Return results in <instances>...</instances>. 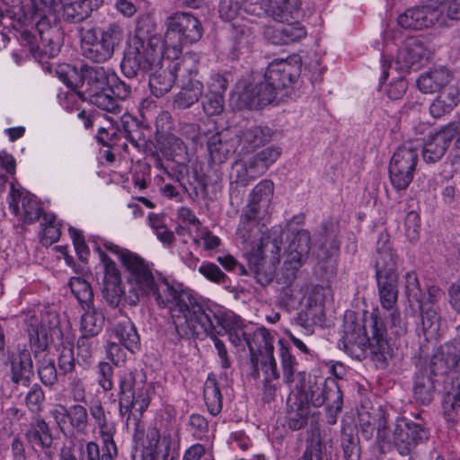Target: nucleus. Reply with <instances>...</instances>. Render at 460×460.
I'll list each match as a JSON object with an SVG mask.
<instances>
[{
  "mask_svg": "<svg viewBox=\"0 0 460 460\" xmlns=\"http://www.w3.org/2000/svg\"><path fill=\"white\" fill-rule=\"evenodd\" d=\"M280 242L270 237H261V244L249 260L257 282L261 286L269 285L276 271V263L279 261Z\"/></svg>",
  "mask_w": 460,
  "mask_h": 460,
  "instance_id": "obj_8",
  "label": "nucleus"
},
{
  "mask_svg": "<svg viewBox=\"0 0 460 460\" xmlns=\"http://www.w3.org/2000/svg\"><path fill=\"white\" fill-rule=\"evenodd\" d=\"M459 358L458 349L456 346L445 344L437 349L429 364L422 368L436 378L443 377L456 367Z\"/></svg>",
  "mask_w": 460,
  "mask_h": 460,
  "instance_id": "obj_22",
  "label": "nucleus"
},
{
  "mask_svg": "<svg viewBox=\"0 0 460 460\" xmlns=\"http://www.w3.org/2000/svg\"><path fill=\"white\" fill-rule=\"evenodd\" d=\"M85 313L81 317L82 335L95 337L102 329L104 315L102 312L93 305L84 306Z\"/></svg>",
  "mask_w": 460,
  "mask_h": 460,
  "instance_id": "obj_46",
  "label": "nucleus"
},
{
  "mask_svg": "<svg viewBox=\"0 0 460 460\" xmlns=\"http://www.w3.org/2000/svg\"><path fill=\"white\" fill-rule=\"evenodd\" d=\"M427 439V431L420 423L401 420L393 431V443L401 455L410 454L419 443Z\"/></svg>",
  "mask_w": 460,
  "mask_h": 460,
  "instance_id": "obj_19",
  "label": "nucleus"
},
{
  "mask_svg": "<svg viewBox=\"0 0 460 460\" xmlns=\"http://www.w3.org/2000/svg\"><path fill=\"white\" fill-rule=\"evenodd\" d=\"M377 320L373 324V336L368 339L367 349L370 350L372 360L377 367L385 368L392 358L393 349L385 339V331L378 327Z\"/></svg>",
  "mask_w": 460,
  "mask_h": 460,
  "instance_id": "obj_30",
  "label": "nucleus"
},
{
  "mask_svg": "<svg viewBox=\"0 0 460 460\" xmlns=\"http://www.w3.org/2000/svg\"><path fill=\"white\" fill-rule=\"evenodd\" d=\"M314 245L318 260L326 261L340 252V227L338 221L330 218L323 222L314 234Z\"/></svg>",
  "mask_w": 460,
  "mask_h": 460,
  "instance_id": "obj_13",
  "label": "nucleus"
},
{
  "mask_svg": "<svg viewBox=\"0 0 460 460\" xmlns=\"http://www.w3.org/2000/svg\"><path fill=\"white\" fill-rule=\"evenodd\" d=\"M405 294L410 303L417 302L418 305L423 303L425 293L420 288L418 276L415 271L407 272L404 276Z\"/></svg>",
  "mask_w": 460,
  "mask_h": 460,
  "instance_id": "obj_61",
  "label": "nucleus"
},
{
  "mask_svg": "<svg viewBox=\"0 0 460 460\" xmlns=\"http://www.w3.org/2000/svg\"><path fill=\"white\" fill-rule=\"evenodd\" d=\"M203 396L211 415L217 416L221 412L223 397L217 380L214 377H208L204 385Z\"/></svg>",
  "mask_w": 460,
  "mask_h": 460,
  "instance_id": "obj_49",
  "label": "nucleus"
},
{
  "mask_svg": "<svg viewBox=\"0 0 460 460\" xmlns=\"http://www.w3.org/2000/svg\"><path fill=\"white\" fill-rule=\"evenodd\" d=\"M300 74V60L275 59L269 64L263 81L251 83L241 93L240 100L250 110L261 109L275 99L277 90L289 87Z\"/></svg>",
  "mask_w": 460,
  "mask_h": 460,
  "instance_id": "obj_2",
  "label": "nucleus"
},
{
  "mask_svg": "<svg viewBox=\"0 0 460 460\" xmlns=\"http://www.w3.org/2000/svg\"><path fill=\"white\" fill-rule=\"evenodd\" d=\"M234 135L237 138V143L241 146V152L243 154L255 152L270 139V129L262 128L258 126L247 128L241 131L239 135Z\"/></svg>",
  "mask_w": 460,
  "mask_h": 460,
  "instance_id": "obj_36",
  "label": "nucleus"
},
{
  "mask_svg": "<svg viewBox=\"0 0 460 460\" xmlns=\"http://www.w3.org/2000/svg\"><path fill=\"white\" fill-rule=\"evenodd\" d=\"M122 132L133 146L139 147L145 145L144 128L133 119L127 118L122 121Z\"/></svg>",
  "mask_w": 460,
  "mask_h": 460,
  "instance_id": "obj_59",
  "label": "nucleus"
},
{
  "mask_svg": "<svg viewBox=\"0 0 460 460\" xmlns=\"http://www.w3.org/2000/svg\"><path fill=\"white\" fill-rule=\"evenodd\" d=\"M11 381L16 386L29 387L34 376L31 352L27 349L20 351L17 357L10 358Z\"/></svg>",
  "mask_w": 460,
  "mask_h": 460,
  "instance_id": "obj_27",
  "label": "nucleus"
},
{
  "mask_svg": "<svg viewBox=\"0 0 460 460\" xmlns=\"http://www.w3.org/2000/svg\"><path fill=\"white\" fill-rule=\"evenodd\" d=\"M69 286L73 295L83 307L93 305V292L90 283L80 277H74L71 278Z\"/></svg>",
  "mask_w": 460,
  "mask_h": 460,
  "instance_id": "obj_52",
  "label": "nucleus"
},
{
  "mask_svg": "<svg viewBox=\"0 0 460 460\" xmlns=\"http://www.w3.org/2000/svg\"><path fill=\"white\" fill-rule=\"evenodd\" d=\"M429 58V51L422 40L411 38L405 41L404 47L399 51L396 63L400 65L402 70H417Z\"/></svg>",
  "mask_w": 460,
  "mask_h": 460,
  "instance_id": "obj_24",
  "label": "nucleus"
},
{
  "mask_svg": "<svg viewBox=\"0 0 460 460\" xmlns=\"http://www.w3.org/2000/svg\"><path fill=\"white\" fill-rule=\"evenodd\" d=\"M113 333L119 342L130 352L138 349L139 335L130 321L127 320L118 323L113 329Z\"/></svg>",
  "mask_w": 460,
  "mask_h": 460,
  "instance_id": "obj_47",
  "label": "nucleus"
},
{
  "mask_svg": "<svg viewBox=\"0 0 460 460\" xmlns=\"http://www.w3.org/2000/svg\"><path fill=\"white\" fill-rule=\"evenodd\" d=\"M102 0H75L64 4L63 17L70 22H81L90 16L93 10L98 9Z\"/></svg>",
  "mask_w": 460,
  "mask_h": 460,
  "instance_id": "obj_41",
  "label": "nucleus"
},
{
  "mask_svg": "<svg viewBox=\"0 0 460 460\" xmlns=\"http://www.w3.org/2000/svg\"><path fill=\"white\" fill-rule=\"evenodd\" d=\"M418 305L420 311V326L418 330L422 332L426 341L437 340L441 322L439 307L429 305L426 301Z\"/></svg>",
  "mask_w": 460,
  "mask_h": 460,
  "instance_id": "obj_35",
  "label": "nucleus"
},
{
  "mask_svg": "<svg viewBox=\"0 0 460 460\" xmlns=\"http://www.w3.org/2000/svg\"><path fill=\"white\" fill-rule=\"evenodd\" d=\"M443 411L445 417L449 421H456L460 417V394L455 391V387L451 386L447 389L444 386Z\"/></svg>",
  "mask_w": 460,
  "mask_h": 460,
  "instance_id": "obj_54",
  "label": "nucleus"
},
{
  "mask_svg": "<svg viewBox=\"0 0 460 460\" xmlns=\"http://www.w3.org/2000/svg\"><path fill=\"white\" fill-rule=\"evenodd\" d=\"M451 80V73L445 66H439L429 70L417 80L419 89L424 93L438 92Z\"/></svg>",
  "mask_w": 460,
  "mask_h": 460,
  "instance_id": "obj_37",
  "label": "nucleus"
},
{
  "mask_svg": "<svg viewBox=\"0 0 460 460\" xmlns=\"http://www.w3.org/2000/svg\"><path fill=\"white\" fill-rule=\"evenodd\" d=\"M58 323V316L54 312L42 314L40 319L36 317L31 319L28 335L31 348L36 358L40 353L47 349L49 339L54 334H61Z\"/></svg>",
  "mask_w": 460,
  "mask_h": 460,
  "instance_id": "obj_10",
  "label": "nucleus"
},
{
  "mask_svg": "<svg viewBox=\"0 0 460 460\" xmlns=\"http://www.w3.org/2000/svg\"><path fill=\"white\" fill-rule=\"evenodd\" d=\"M251 341L255 349V358L257 360V365L259 364V355L263 358L265 357H270L273 354L274 347H273V338L270 332L266 328H259L257 329L252 336L251 335ZM253 367L252 376L253 377L259 376V368Z\"/></svg>",
  "mask_w": 460,
  "mask_h": 460,
  "instance_id": "obj_43",
  "label": "nucleus"
},
{
  "mask_svg": "<svg viewBox=\"0 0 460 460\" xmlns=\"http://www.w3.org/2000/svg\"><path fill=\"white\" fill-rule=\"evenodd\" d=\"M274 185L271 181L264 180L252 190L248 205L244 208L257 214L266 215L273 196Z\"/></svg>",
  "mask_w": 460,
  "mask_h": 460,
  "instance_id": "obj_38",
  "label": "nucleus"
},
{
  "mask_svg": "<svg viewBox=\"0 0 460 460\" xmlns=\"http://www.w3.org/2000/svg\"><path fill=\"white\" fill-rule=\"evenodd\" d=\"M219 322H217V329L222 332V335L227 334L229 341L234 346H239L244 341L249 349L251 362L254 367H257V358H255V349L251 341V333L247 332V326L243 323L240 316L232 311L223 310L219 314Z\"/></svg>",
  "mask_w": 460,
  "mask_h": 460,
  "instance_id": "obj_17",
  "label": "nucleus"
},
{
  "mask_svg": "<svg viewBox=\"0 0 460 460\" xmlns=\"http://www.w3.org/2000/svg\"><path fill=\"white\" fill-rule=\"evenodd\" d=\"M56 217L54 215L43 214L40 225L44 226L40 236V242L43 245H51L59 240L61 231L55 224Z\"/></svg>",
  "mask_w": 460,
  "mask_h": 460,
  "instance_id": "obj_60",
  "label": "nucleus"
},
{
  "mask_svg": "<svg viewBox=\"0 0 460 460\" xmlns=\"http://www.w3.org/2000/svg\"><path fill=\"white\" fill-rule=\"evenodd\" d=\"M294 397L308 403V406L321 407L325 404L330 412L337 413L342 407V394L333 378H324L305 371L296 373Z\"/></svg>",
  "mask_w": 460,
  "mask_h": 460,
  "instance_id": "obj_4",
  "label": "nucleus"
},
{
  "mask_svg": "<svg viewBox=\"0 0 460 460\" xmlns=\"http://www.w3.org/2000/svg\"><path fill=\"white\" fill-rule=\"evenodd\" d=\"M119 413L138 420L148 408L151 394L154 391L152 383L146 380L143 370L127 369L119 376Z\"/></svg>",
  "mask_w": 460,
  "mask_h": 460,
  "instance_id": "obj_5",
  "label": "nucleus"
},
{
  "mask_svg": "<svg viewBox=\"0 0 460 460\" xmlns=\"http://www.w3.org/2000/svg\"><path fill=\"white\" fill-rule=\"evenodd\" d=\"M37 371L44 385L52 387L57 384L58 376L54 359L44 357L42 360L39 361Z\"/></svg>",
  "mask_w": 460,
  "mask_h": 460,
  "instance_id": "obj_62",
  "label": "nucleus"
},
{
  "mask_svg": "<svg viewBox=\"0 0 460 460\" xmlns=\"http://www.w3.org/2000/svg\"><path fill=\"white\" fill-rule=\"evenodd\" d=\"M35 28L38 31L41 45V53L44 57H56L64 43V31L56 16H48L35 20Z\"/></svg>",
  "mask_w": 460,
  "mask_h": 460,
  "instance_id": "obj_12",
  "label": "nucleus"
},
{
  "mask_svg": "<svg viewBox=\"0 0 460 460\" xmlns=\"http://www.w3.org/2000/svg\"><path fill=\"white\" fill-rule=\"evenodd\" d=\"M25 437L33 447H39L47 457L53 456V436L49 424L42 418L37 416L32 419Z\"/></svg>",
  "mask_w": 460,
  "mask_h": 460,
  "instance_id": "obj_26",
  "label": "nucleus"
},
{
  "mask_svg": "<svg viewBox=\"0 0 460 460\" xmlns=\"http://www.w3.org/2000/svg\"><path fill=\"white\" fill-rule=\"evenodd\" d=\"M304 261L299 260H291L286 256L284 265L281 269L280 276L279 277V282L280 284L289 286L296 278V274L302 267Z\"/></svg>",
  "mask_w": 460,
  "mask_h": 460,
  "instance_id": "obj_63",
  "label": "nucleus"
},
{
  "mask_svg": "<svg viewBox=\"0 0 460 460\" xmlns=\"http://www.w3.org/2000/svg\"><path fill=\"white\" fill-rule=\"evenodd\" d=\"M58 78L67 85V87L74 90H83L84 75V65L80 69L70 65H63L58 66L57 70Z\"/></svg>",
  "mask_w": 460,
  "mask_h": 460,
  "instance_id": "obj_51",
  "label": "nucleus"
},
{
  "mask_svg": "<svg viewBox=\"0 0 460 460\" xmlns=\"http://www.w3.org/2000/svg\"><path fill=\"white\" fill-rule=\"evenodd\" d=\"M31 7L29 14H25L31 20L48 16H56L54 12L63 4V0H31Z\"/></svg>",
  "mask_w": 460,
  "mask_h": 460,
  "instance_id": "obj_58",
  "label": "nucleus"
},
{
  "mask_svg": "<svg viewBox=\"0 0 460 460\" xmlns=\"http://www.w3.org/2000/svg\"><path fill=\"white\" fill-rule=\"evenodd\" d=\"M109 89L111 93L115 95V98L119 101H125L130 98L132 94V85L120 78L115 73H111V76L109 83Z\"/></svg>",
  "mask_w": 460,
  "mask_h": 460,
  "instance_id": "obj_64",
  "label": "nucleus"
},
{
  "mask_svg": "<svg viewBox=\"0 0 460 460\" xmlns=\"http://www.w3.org/2000/svg\"><path fill=\"white\" fill-rule=\"evenodd\" d=\"M243 0H220L218 13L220 17L225 20L231 22V28L234 31V37L237 38L238 35L249 38L251 36V31L245 22L248 20L244 17V13H254L257 9L256 4H248L242 7Z\"/></svg>",
  "mask_w": 460,
  "mask_h": 460,
  "instance_id": "obj_18",
  "label": "nucleus"
},
{
  "mask_svg": "<svg viewBox=\"0 0 460 460\" xmlns=\"http://www.w3.org/2000/svg\"><path fill=\"white\" fill-rule=\"evenodd\" d=\"M368 339L362 323L355 320L354 313H347L343 325V335L340 341L342 343L343 349L357 359H360L365 357L367 350Z\"/></svg>",
  "mask_w": 460,
  "mask_h": 460,
  "instance_id": "obj_15",
  "label": "nucleus"
},
{
  "mask_svg": "<svg viewBox=\"0 0 460 460\" xmlns=\"http://www.w3.org/2000/svg\"><path fill=\"white\" fill-rule=\"evenodd\" d=\"M398 256L387 243V241L377 242L376 255V278H395L397 274Z\"/></svg>",
  "mask_w": 460,
  "mask_h": 460,
  "instance_id": "obj_29",
  "label": "nucleus"
},
{
  "mask_svg": "<svg viewBox=\"0 0 460 460\" xmlns=\"http://www.w3.org/2000/svg\"><path fill=\"white\" fill-rule=\"evenodd\" d=\"M311 408L296 397L289 398L288 402L287 423L292 430L305 428L311 417Z\"/></svg>",
  "mask_w": 460,
  "mask_h": 460,
  "instance_id": "obj_40",
  "label": "nucleus"
},
{
  "mask_svg": "<svg viewBox=\"0 0 460 460\" xmlns=\"http://www.w3.org/2000/svg\"><path fill=\"white\" fill-rule=\"evenodd\" d=\"M123 39V30L117 24H111L102 30L100 39L92 44L89 49L82 52L83 56L93 62L102 63L114 54L115 48L119 46Z\"/></svg>",
  "mask_w": 460,
  "mask_h": 460,
  "instance_id": "obj_14",
  "label": "nucleus"
},
{
  "mask_svg": "<svg viewBox=\"0 0 460 460\" xmlns=\"http://www.w3.org/2000/svg\"><path fill=\"white\" fill-rule=\"evenodd\" d=\"M98 252L104 273L102 284V294L109 305L115 308L119 306L124 295L120 272L116 263L102 252L101 248H98Z\"/></svg>",
  "mask_w": 460,
  "mask_h": 460,
  "instance_id": "obj_16",
  "label": "nucleus"
},
{
  "mask_svg": "<svg viewBox=\"0 0 460 460\" xmlns=\"http://www.w3.org/2000/svg\"><path fill=\"white\" fill-rule=\"evenodd\" d=\"M280 358L283 370V379L287 384L296 383V366L297 362L294 356L290 353L289 349L285 346L284 342L279 340Z\"/></svg>",
  "mask_w": 460,
  "mask_h": 460,
  "instance_id": "obj_57",
  "label": "nucleus"
},
{
  "mask_svg": "<svg viewBox=\"0 0 460 460\" xmlns=\"http://www.w3.org/2000/svg\"><path fill=\"white\" fill-rule=\"evenodd\" d=\"M341 447L345 460H359L361 446L358 428L353 424H344L341 430Z\"/></svg>",
  "mask_w": 460,
  "mask_h": 460,
  "instance_id": "obj_39",
  "label": "nucleus"
},
{
  "mask_svg": "<svg viewBox=\"0 0 460 460\" xmlns=\"http://www.w3.org/2000/svg\"><path fill=\"white\" fill-rule=\"evenodd\" d=\"M438 382V379L434 376L423 368L420 369L415 375L412 387L413 398L416 402L423 405L429 404L437 394L436 384Z\"/></svg>",
  "mask_w": 460,
  "mask_h": 460,
  "instance_id": "obj_32",
  "label": "nucleus"
},
{
  "mask_svg": "<svg viewBox=\"0 0 460 460\" xmlns=\"http://www.w3.org/2000/svg\"><path fill=\"white\" fill-rule=\"evenodd\" d=\"M161 54L160 39L147 36L137 28L134 36L128 40L120 65L121 71L128 79L144 77L160 62Z\"/></svg>",
  "mask_w": 460,
  "mask_h": 460,
  "instance_id": "obj_3",
  "label": "nucleus"
},
{
  "mask_svg": "<svg viewBox=\"0 0 460 460\" xmlns=\"http://www.w3.org/2000/svg\"><path fill=\"white\" fill-rule=\"evenodd\" d=\"M83 100L89 101L92 104L98 107L99 109L111 112L119 113L121 111V106L118 100L112 96L109 88L102 90L100 92L88 94V96H83Z\"/></svg>",
  "mask_w": 460,
  "mask_h": 460,
  "instance_id": "obj_50",
  "label": "nucleus"
},
{
  "mask_svg": "<svg viewBox=\"0 0 460 460\" xmlns=\"http://www.w3.org/2000/svg\"><path fill=\"white\" fill-rule=\"evenodd\" d=\"M310 248V232L301 229L292 234V238L286 250V256L291 260L296 259L305 261L308 257Z\"/></svg>",
  "mask_w": 460,
  "mask_h": 460,
  "instance_id": "obj_42",
  "label": "nucleus"
},
{
  "mask_svg": "<svg viewBox=\"0 0 460 460\" xmlns=\"http://www.w3.org/2000/svg\"><path fill=\"white\" fill-rule=\"evenodd\" d=\"M180 67L179 62H170L166 68H160L150 76L149 86L153 95L162 97L172 89Z\"/></svg>",
  "mask_w": 460,
  "mask_h": 460,
  "instance_id": "obj_34",
  "label": "nucleus"
},
{
  "mask_svg": "<svg viewBox=\"0 0 460 460\" xmlns=\"http://www.w3.org/2000/svg\"><path fill=\"white\" fill-rule=\"evenodd\" d=\"M380 303L385 309H393L398 298V277L376 278Z\"/></svg>",
  "mask_w": 460,
  "mask_h": 460,
  "instance_id": "obj_48",
  "label": "nucleus"
},
{
  "mask_svg": "<svg viewBox=\"0 0 460 460\" xmlns=\"http://www.w3.org/2000/svg\"><path fill=\"white\" fill-rule=\"evenodd\" d=\"M111 73L102 66L84 65V87L79 90V94L88 96L109 87Z\"/></svg>",
  "mask_w": 460,
  "mask_h": 460,
  "instance_id": "obj_33",
  "label": "nucleus"
},
{
  "mask_svg": "<svg viewBox=\"0 0 460 460\" xmlns=\"http://www.w3.org/2000/svg\"><path fill=\"white\" fill-rule=\"evenodd\" d=\"M22 220L25 224H31L40 217H43V212L35 196L26 194L22 198Z\"/></svg>",
  "mask_w": 460,
  "mask_h": 460,
  "instance_id": "obj_56",
  "label": "nucleus"
},
{
  "mask_svg": "<svg viewBox=\"0 0 460 460\" xmlns=\"http://www.w3.org/2000/svg\"><path fill=\"white\" fill-rule=\"evenodd\" d=\"M265 215L257 214L252 209L244 208L240 216V222L236 229V237L243 244L253 245L256 243V249L261 244V237H269L261 233L260 221Z\"/></svg>",
  "mask_w": 460,
  "mask_h": 460,
  "instance_id": "obj_23",
  "label": "nucleus"
},
{
  "mask_svg": "<svg viewBox=\"0 0 460 460\" xmlns=\"http://www.w3.org/2000/svg\"><path fill=\"white\" fill-rule=\"evenodd\" d=\"M459 124L450 123L432 135L424 144L422 157L428 164L438 162L446 154L452 140L457 136Z\"/></svg>",
  "mask_w": 460,
  "mask_h": 460,
  "instance_id": "obj_20",
  "label": "nucleus"
},
{
  "mask_svg": "<svg viewBox=\"0 0 460 460\" xmlns=\"http://www.w3.org/2000/svg\"><path fill=\"white\" fill-rule=\"evenodd\" d=\"M265 37L274 45H288L306 36L305 28L299 22L267 28Z\"/></svg>",
  "mask_w": 460,
  "mask_h": 460,
  "instance_id": "obj_31",
  "label": "nucleus"
},
{
  "mask_svg": "<svg viewBox=\"0 0 460 460\" xmlns=\"http://www.w3.org/2000/svg\"><path fill=\"white\" fill-rule=\"evenodd\" d=\"M95 340L93 337L81 335L76 342L77 363L84 367H89L93 361L95 350Z\"/></svg>",
  "mask_w": 460,
  "mask_h": 460,
  "instance_id": "obj_55",
  "label": "nucleus"
},
{
  "mask_svg": "<svg viewBox=\"0 0 460 460\" xmlns=\"http://www.w3.org/2000/svg\"><path fill=\"white\" fill-rule=\"evenodd\" d=\"M419 160V150L411 144H405L397 148L389 164V178L394 188L405 190L413 179Z\"/></svg>",
  "mask_w": 460,
  "mask_h": 460,
  "instance_id": "obj_9",
  "label": "nucleus"
},
{
  "mask_svg": "<svg viewBox=\"0 0 460 460\" xmlns=\"http://www.w3.org/2000/svg\"><path fill=\"white\" fill-rule=\"evenodd\" d=\"M62 416L68 419L72 429L80 435H85L90 423L88 411L85 406L79 403L73 404L69 408L60 406Z\"/></svg>",
  "mask_w": 460,
  "mask_h": 460,
  "instance_id": "obj_44",
  "label": "nucleus"
},
{
  "mask_svg": "<svg viewBox=\"0 0 460 460\" xmlns=\"http://www.w3.org/2000/svg\"><path fill=\"white\" fill-rule=\"evenodd\" d=\"M237 138L230 129L213 134L208 141L209 155L214 163L222 164L236 150Z\"/></svg>",
  "mask_w": 460,
  "mask_h": 460,
  "instance_id": "obj_25",
  "label": "nucleus"
},
{
  "mask_svg": "<svg viewBox=\"0 0 460 460\" xmlns=\"http://www.w3.org/2000/svg\"><path fill=\"white\" fill-rule=\"evenodd\" d=\"M281 149L279 147L269 146L256 153L249 159L252 164V172L258 177L263 175L270 166L273 164L280 156Z\"/></svg>",
  "mask_w": 460,
  "mask_h": 460,
  "instance_id": "obj_45",
  "label": "nucleus"
},
{
  "mask_svg": "<svg viewBox=\"0 0 460 460\" xmlns=\"http://www.w3.org/2000/svg\"><path fill=\"white\" fill-rule=\"evenodd\" d=\"M203 34L200 22L190 13H176L166 20L164 53L168 58H177L184 43L197 42Z\"/></svg>",
  "mask_w": 460,
  "mask_h": 460,
  "instance_id": "obj_7",
  "label": "nucleus"
},
{
  "mask_svg": "<svg viewBox=\"0 0 460 460\" xmlns=\"http://www.w3.org/2000/svg\"><path fill=\"white\" fill-rule=\"evenodd\" d=\"M267 15L279 22H288L301 13L300 0H260Z\"/></svg>",
  "mask_w": 460,
  "mask_h": 460,
  "instance_id": "obj_28",
  "label": "nucleus"
},
{
  "mask_svg": "<svg viewBox=\"0 0 460 460\" xmlns=\"http://www.w3.org/2000/svg\"><path fill=\"white\" fill-rule=\"evenodd\" d=\"M182 65L188 75L182 80L181 91L173 98V107L178 110L188 109L198 102L204 90L195 60H184Z\"/></svg>",
  "mask_w": 460,
  "mask_h": 460,
  "instance_id": "obj_11",
  "label": "nucleus"
},
{
  "mask_svg": "<svg viewBox=\"0 0 460 460\" xmlns=\"http://www.w3.org/2000/svg\"><path fill=\"white\" fill-rule=\"evenodd\" d=\"M123 265L129 272L128 281L136 285L142 294L153 296L160 307L168 308L173 319L174 309L190 304L191 293L178 289L165 279H155L147 263L133 252H126L122 256Z\"/></svg>",
  "mask_w": 460,
  "mask_h": 460,
  "instance_id": "obj_1",
  "label": "nucleus"
},
{
  "mask_svg": "<svg viewBox=\"0 0 460 460\" xmlns=\"http://www.w3.org/2000/svg\"><path fill=\"white\" fill-rule=\"evenodd\" d=\"M190 300V304L186 303V306L174 309L172 323L177 335L190 339L203 338L214 333L223 309L204 307L192 295Z\"/></svg>",
  "mask_w": 460,
  "mask_h": 460,
  "instance_id": "obj_6",
  "label": "nucleus"
},
{
  "mask_svg": "<svg viewBox=\"0 0 460 460\" xmlns=\"http://www.w3.org/2000/svg\"><path fill=\"white\" fill-rule=\"evenodd\" d=\"M252 164L249 159H239L234 162L232 166L230 179L232 180L231 183H237L241 186H247L251 181L258 178V175H255L254 172H252L251 169Z\"/></svg>",
  "mask_w": 460,
  "mask_h": 460,
  "instance_id": "obj_53",
  "label": "nucleus"
},
{
  "mask_svg": "<svg viewBox=\"0 0 460 460\" xmlns=\"http://www.w3.org/2000/svg\"><path fill=\"white\" fill-rule=\"evenodd\" d=\"M440 11L431 5L406 10L397 18L398 24L407 30H422L432 26L439 18Z\"/></svg>",
  "mask_w": 460,
  "mask_h": 460,
  "instance_id": "obj_21",
  "label": "nucleus"
}]
</instances>
